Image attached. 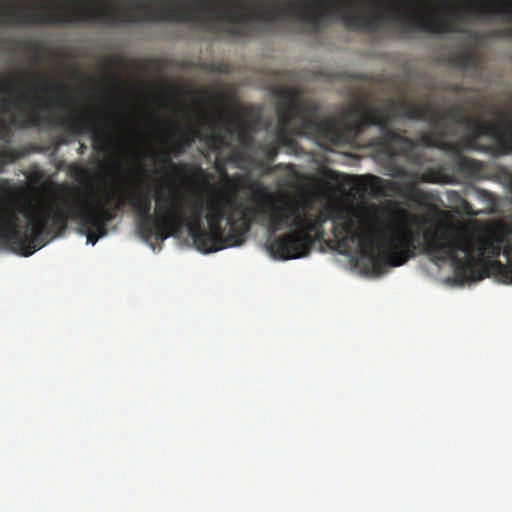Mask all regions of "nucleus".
Instances as JSON below:
<instances>
[{
	"mask_svg": "<svg viewBox=\"0 0 512 512\" xmlns=\"http://www.w3.org/2000/svg\"><path fill=\"white\" fill-rule=\"evenodd\" d=\"M451 63L458 68L467 69L476 66L477 56L470 50L457 51L451 56Z\"/></svg>",
	"mask_w": 512,
	"mask_h": 512,
	"instance_id": "obj_16",
	"label": "nucleus"
},
{
	"mask_svg": "<svg viewBox=\"0 0 512 512\" xmlns=\"http://www.w3.org/2000/svg\"><path fill=\"white\" fill-rule=\"evenodd\" d=\"M112 76H113V78L115 79L117 86H120V85H121V82H120V80H119V77H118L116 74H114V73L112 74Z\"/></svg>",
	"mask_w": 512,
	"mask_h": 512,
	"instance_id": "obj_29",
	"label": "nucleus"
},
{
	"mask_svg": "<svg viewBox=\"0 0 512 512\" xmlns=\"http://www.w3.org/2000/svg\"><path fill=\"white\" fill-rule=\"evenodd\" d=\"M105 63H106V66L109 69H111V67L117 63V59L113 58V57H108V58H106Z\"/></svg>",
	"mask_w": 512,
	"mask_h": 512,
	"instance_id": "obj_25",
	"label": "nucleus"
},
{
	"mask_svg": "<svg viewBox=\"0 0 512 512\" xmlns=\"http://www.w3.org/2000/svg\"><path fill=\"white\" fill-rule=\"evenodd\" d=\"M506 182H507V186L508 188L510 189L511 193H512V173H508L507 176H506Z\"/></svg>",
	"mask_w": 512,
	"mask_h": 512,
	"instance_id": "obj_27",
	"label": "nucleus"
},
{
	"mask_svg": "<svg viewBox=\"0 0 512 512\" xmlns=\"http://www.w3.org/2000/svg\"><path fill=\"white\" fill-rule=\"evenodd\" d=\"M55 89L58 93L57 96L48 101L39 96H28L21 88L19 94L15 98H20L22 101V109L11 108L9 113V120L0 118V139L10 137L12 128H26L38 127L43 123L51 127L61 128L65 133L61 141L63 144L70 143L69 138H75L83 133H91L93 148L97 152H107L116 144L117 135L114 131L105 127L95 113H90L88 117H80L73 114L69 117L53 116L44 117L41 112L47 110L53 113L56 109H66L71 102L68 96V86L60 84L55 81H48L42 88L43 92H48Z\"/></svg>",
	"mask_w": 512,
	"mask_h": 512,
	"instance_id": "obj_3",
	"label": "nucleus"
},
{
	"mask_svg": "<svg viewBox=\"0 0 512 512\" xmlns=\"http://www.w3.org/2000/svg\"><path fill=\"white\" fill-rule=\"evenodd\" d=\"M473 164V160L464 156H459L456 162L457 168L461 171H469L470 169H472Z\"/></svg>",
	"mask_w": 512,
	"mask_h": 512,
	"instance_id": "obj_20",
	"label": "nucleus"
},
{
	"mask_svg": "<svg viewBox=\"0 0 512 512\" xmlns=\"http://www.w3.org/2000/svg\"><path fill=\"white\" fill-rule=\"evenodd\" d=\"M238 203L234 193H216L206 202L208 229L202 223V206L193 205L190 216L185 214L184 226L196 248L203 253L217 252L242 245L254 222L263 225V216Z\"/></svg>",
	"mask_w": 512,
	"mask_h": 512,
	"instance_id": "obj_4",
	"label": "nucleus"
},
{
	"mask_svg": "<svg viewBox=\"0 0 512 512\" xmlns=\"http://www.w3.org/2000/svg\"><path fill=\"white\" fill-rule=\"evenodd\" d=\"M16 82L13 76H8L0 80V115L3 116L10 112L11 108L22 109L20 98H14L10 95L15 91Z\"/></svg>",
	"mask_w": 512,
	"mask_h": 512,
	"instance_id": "obj_13",
	"label": "nucleus"
},
{
	"mask_svg": "<svg viewBox=\"0 0 512 512\" xmlns=\"http://www.w3.org/2000/svg\"><path fill=\"white\" fill-rule=\"evenodd\" d=\"M86 151H87L86 144L80 143V145H79V147L77 149L78 154L82 156V155H84L86 153Z\"/></svg>",
	"mask_w": 512,
	"mask_h": 512,
	"instance_id": "obj_26",
	"label": "nucleus"
},
{
	"mask_svg": "<svg viewBox=\"0 0 512 512\" xmlns=\"http://www.w3.org/2000/svg\"><path fill=\"white\" fill-rule=\"evenodd\" d=\"M212 132L205 137V141L212 151H219L222 147H229L226 135H236L239 143L244 148H250L254 144V137L247 126L229 117L228 122L223 124L219 118L210 119Z\"/></svg>",
	"mask_w": 512,
	"mask_h": 512,
	"instance_id": "obj_11",
	"label": "nucleus"
},
{
	"mask_svg": "<svg viewBox=\"0 0 512 512\" xmlns=\"http://www.w3.org/2000/svg\"><path fill=\"white\" fill-rule=\"evenodd\" d=\"M155 201V211L151 214L152 196L149 190L137 187L116 202L117 209H123L125 205L132 208L137 218V231L145 241H163L178 234L184 227L185 208L190 203L175 185L169 189L168 196L159 193Z\"/></svg>",
	"mask_w": 512,
	"mask_h": 512,
	"instance_id": "obj_8",
	"label": "nucleus"
},
{
	"mask_svg": "<svg viewBox=\"0 0 512 512\" xmlns=\"http://www.w3.org/2000/svg\"><path fill=\"white\" fill-rule=\"evenodd\" d=\"M491 113L497 118V122L469 116L463 106L453 105L443 111L433 106L432 127H442L445 122H450L453 126H465L468 136L463 138V142L469 149L478 150V139L486 136L492 138L505 153L512 152V118L496 108Z\"/></svg>",
	"mask_w": 512,
	"mask_h": 512,
	"instance_id": "obj_9",
	"label": "nucleus"
},
{
	"mask_svg": "<svg viewBox=\"0 0 512 512\" xmlns=\"http://www.w3.org/2000/svg\"><path fill=\"white\" fill-rule=\"evenodd\" d=\"M444 175L442 171L436 168H428L425 169L422 173H416L415 180L416 183H440L443 179Z\"/></svg>",
	"mask_w": 512,
	"mask_h": 512,
	"instance_id": "obj_17",
	"label": "nucleus"
},
{
	"mask_svg": "<svg viewBox=\"0 0 512 512\" xmlns=\"http://www.w3.org/2000/svg\"><path fill=\"white\" fill-rule=\"evenodd\" d=\"M72 172L78 178H86L88 175L87 171L80 166L72 167Z\"/></svg>",
	"mask_w": 512,
	"mask_h": 512,
	"instance_id": "obj_23",
	"label": "nucleus"
},
{
	"mask_svg": "<svg viewBox=\"0 0 512 512\" xmlns=\"http://www.w3.org/2000/svg\"><path fill=\"white\" fill-rule=\"evenodd\" d=\"M457 197L459 198V205L465 214L470 215V216L476 214V213H474V211L472 209V205L467 200L460 197L459 195H457Z\"/></svg>",
	"mask_w": 512,
	"mask_h": 512,
	"instance_id": "obj_22",
	"label": "nucleus"
},
{
	"mask_svg": "<svg viewBox=\"0 0 512 512\" xmlns=\"http://www.w3.org/2000/svg\"><path fill=\"white\" fill-rule=\"evenodd\" d=\"M430 128L429 132L422 133L417 140L412 139L415 143L414 148L416 146L444 148L447 145L448 128L439 126L436 129L432 126Z\"/></svg>",
	"mask_w": 512,
	"mask_h": 512,
	"instance_id": "obj_14",
	"label": "nucleus"
},
{
	"mask_svg": "<svg viewBox=\"0 0 512 512\" xmlns=\"http://www.w3.org/2000/svg\"><path fill=\"white\" fill-rule=\"evenodd\" d=\"M275 95L279 98L276 105L279 126L276 138L262 147L268 162L275 160L280 146L292 143L290 133L311 135L335 144L343 140L340 122L333 118H320L318 105L303 98L300 87L282 86L275 90Z\"/></svg>",
	"mask_w": 512,
	"mask_h": 512,
	"instance_id": "obj_7",
	"label": "nucleus"
},
{
	"mask_svg": "<svg viewBox=\"0 0 512 512\" xmlns=\"http://www.w3.org/2000/svg\"><path fill=\"white\" fill-rule=\"evenodd\" d=\"M21 157V154L12 148H0V173L3 172L5 165L15 162Z\"/></svg>",
	"mask_w": 512,
	"mask_h": 512,
	"instance_id": "obj_18",
	"label": "nucleus"
},
{
	"mask_svg": "<svg viewBox=\"0 0 512 512\" xmlns=\"http://www.w3.org/2000/svg\"><path fill=\"white\" fill-rule=\"evenodd\" d=\"M196 139H202V131L200 127L189 123L174 142L171 147V153L175 157L180 156Z\"/></svg>",
	"mask_w": 512,
	"mask_h": 512,
	"instance_id": "obj_15",
	"label": "nucleus"
},
{
	"mask_svg": "<svg viewBox=\"0 0 512 512\" xmlns=\"http://www.w3.org/2000/svg\"><path fill=\"white\" fill-rule=\"evenodd\" d=\"M433 104L431 102L414 103L401 101L392 102L387 107H373L363 100H357L349 105L339 121L343 139L357 138L366 128L377 126L381 135L376 144L389 157L404 156L413 158L415 143L412 139L395 131L391 125L395 117L402 116L410 120L425 121L432 126Z\"/></svg>",
	"mask_w": 512,
	"mask_h": 512,
	"instance_id": "obj_6",
	"label": "nucleus"
},
{
	"mask_svg": "<svg viewBox=\"0 0 512 512\" xmlns=\"http://www.w3.org/2000/svg\"><path fill=\"white\" fill-rule=\"evenodd\" d=\"M261 202L252 209L263 216V226L270 234L288 230L268 241L267 250L274 259L289 260L307 256L318 221L309 217L311 202L306 197H293L261 189Z\"/></svg>",
	"mask_w": 512,
	"mask_h": 512,
	"instance_id": "obj_5",
	"label": "nucleus"
},
{
	"mask_svg": "<svg viewBox=\"0 0 512 512\" xmlns=\"http://www.w3.org/2000/svg\"><path fill=\"white\" fill-rule=\"evenodd\" d=\"M12 193V185L9 179H0V197L9 196Z\"/></svg>",
	"mask_w": 512,
	"mask_h": 512,
	"instance_id": "obj_21",
	"label": "nucleus"
},
{
	"mask_svg": "<svg viewBox=\"0 0 512 512\" xmlns=\"http://www.w3.org/2000/svg\"><path fill=\"white\" fill-rule=\"evenodd\" d=\"M391 176L394 178H405L408 181L402 185L392 180H385L375 175H364L359 178L358 189L372 197L392 196L400 193L407 200L426 208L430 211L436 210V207L430 203L434 196L418 187L415 176L403 166H395L391 170Z\"/></svg>",
	"mask_w": 512,
	"mask_h": 512,
	"instance_id": "obj_10",
	"label": "nucleus"
},
{
	"mask_svg": "<svg viewBox=\"0 0 512 512\" xmlns=\"http://www.w3.org/2000/svg\"><path fill=\"white\" fill-rule=\"evenodd\" d=\"M161 161L166 167L170 168L183 183L204 181L209 177V174L198 164L173 162L168 151L162 152Z\"/></svg>",
	"mask_w": 512,
	"mask_h": 512,
	"instance_id": "obj_12",
	"label": "nucleus"
},
{
	"mask_svg": "<svg viewBox=\"0 0 512 512\" xmlns=\"http://www.w3.org/2000/svg\"><path fill=\"white\" fill-rule=\"evenodd\" d=\"M74 220L78 222L80 229L82 230V232L84 234H86L88 243H91L92 245H94L98 241L99 238H102L105 236V235H100V231H98L92 227L84 226L82 219H74Z\"/></svg>",
	"mask_w": 512,
	"mask_h": 512,
	"instance_id": "obj_19",
	"label": "nucleus"
},
{
	"mask_svg": "<svg viewBox=\"0 0 512 512\" xmlns=\"http://www.w3.org/2000/svg\"><path fill=\"white\" fill-rule=\"evenodd\" d=\"M325 212L333 220L332 235L340 253L349 254L358 246L364 264L376 275L414 257L423 237L426 253L434 261H450L461 282L494 275L512 284V236L505 231L474 235L442 222L422 234L419 216L377 205L351 209L331 205Z\"/></svg>",
	"mask_w": 512,
	"mask_h": 512,
	"instance_id": "obj_1",
	"label": "nucleus"
},
{
	"mask_svg": "<svg viewBox=\"0 0 512 512\" xmlns=\"http://www.w3.org/2000/svg\"><path fill=\"white\" fill-rule=\"evenodd\" d=\"M335 174H336V172H335V171H331V172H330V175H331V176H333V175H335Z\"/></svg>",
	"mask_w": 512,
	"mask_h": 512,
	"instance_id": "obj_30",
	"label": "nucleus"
},
{
	"mask_svg": "<svg viewBox=\"0 0 512 512\" xmlns=\"http://www.w3.org/2000/svg\"><path fill=\"white\" fill-rule=\"evenodd\" d=\"M449 89L457 93L465 92L468 90L465 86L461 84H452L450 85Z\"/></svg>",
	"mask_w": 512,
	"mask_h": 512,
	"instance_id": "obj_24",
	"label": "nucleus"
},
{
	"mask_svg": "<svg viewBox=\"0 0 512 512\" xmlns=\"http://www.w3.org/2000/svg\"><path fill=\"white\" fill-rule=\"evenodd\" d=\"M480 193H481V195H483L485 198H489V199H493V200H494V196H493V194H492V193L487 192V191H484V190H482Z\"/></svg>",
	"mask_w": 512,
	"mask_h": 512,
	"instance_id": "obj_28",
	"label": "nucleus"
},
{
	"mask_svg": "<svg viewBox=\"0 0 512 512\" xmlns=\"http://www.w3.org/2000/svg\"><path fill=\"white\" fill-rule=\"evenodd\" d=\"M112 194L106 192L104 198L93 203L80 198L65 199L64 207L40 203L23 214L26 225H18L14 212L0 204V241L15 253L28 257L45 246L49 240L60 236L66 229L69 219H82L83 225L107 234V224L113 221L118 211L116 203L111 207Z\"/></svg>",
	"mask_w": 512,
	"mask_h": 512,
	"instance_id": "obj_2",
	"label": "nucleus"
}]
</instances>
